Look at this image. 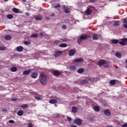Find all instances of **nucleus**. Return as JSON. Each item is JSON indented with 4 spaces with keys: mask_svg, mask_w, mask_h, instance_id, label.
I'll use <instances>...</instances> for the list:
<instances>
[{
    "mask_svg": "<svg viewBox=\"0 0 127 127\" xmlns=\"http://www.w3.org/2000/svg\"><path fill=\"white\" fill-rule=\"evenodd\" d=\"M112 43L113 44H118V43L120 45H122L123 46H125V45H127V38H124L122 39L121 41L119 42V40L117 39H114L112 40Z\"/></svg>",
    "mask_w": 127,
    "mask_h": 127,
    "instance_id": "obj_1",
    "label": "nucleus"
},
{
    "mask_svg": "<svg viewBox=\"0 0 127 127\" xmlns=\"http://www.w3.org/2000/svg\"><path fill=\"white\" fill-rule=\"evenodd\" d=\"M40 83L42 85V86H45L47 83V77L46 75L41 74V78L40 79Z\"/></svg>",
    "mask_w": 127,
    "mask_h": 127,
    "instance_id": "obj_2",
    "label": "nucleus"
},
{
    "mask_svg": "<svg viewBox=\"0 0 127 127\" xmlns=\"http://www.w3.org/2000/svg\"><path fill=\"white\" fill-rule=\"evenodd\" d=\"M74 123L75 125H77V126H81L82 125V119L80 118H77L74 120Z\"/></svg>",
    "mask_w": 127,
    "mask_h": 127,
    "instance_id": "obj_3",
    "label": "nucleus"
},
{
    "mask_svg": "<svg viewBox=\"0 0 127 127\" xmlns=\"http://www.w3.org/2000/svg\"><path fill=\"white\" fill-rule=\"evenodd\" d=\"M52 74L54 75V76H55V77H59V76L61 75V72L58 70H54Z\"/></svg>",
    "mask_w": 127,
    "mask_h": 127,
    "instance_id": "obj_4",
    "label": "nucleus"
},
{
    "mask_svg": "<svg viewBox=\"0 0 127 127\" xmlns=\"http://www.w3.org/2000/svg\"><path fill=\"white\" fill-rule=\"evenodd\" d=\"M105 64H106V61H105V60H100L97 63L98 66H103V65H105Z\"/></svg>",
    "mask_w": 127,
    "mask_h": 127,
    "instance_id": "obj_5",
    "label": "nucleus"
},
{
    "mask_svg": "<svg viewBox=\"0 0 127 127\" xmlns=\"http://www.w3.org/2000/svg\"><path fill=\"white\" fill-rule=\"evenodd\" d=\"M92 12H93V10L89 7L87 8L85 10L86 15H90V14H92Z\"/></svg>",
    "mask_w": 127,
    "mask_h": 127,
    "instance_id": "obj_6",
    "label": "nucleus"
},
{
    "mask_svg": "<svg viewBox=\"0 0 127 127\" xmlns=\"http://www.w3.org/2000/svg\"><path fill=\"white\" fill-rule=\"evenodd\" d=\"M83 61L84 59L82 58H76L73 61V62H75V63H80L81 62H83Z\"/></svg>",
    "mask_w": 127,
    "mask_h": 127,
    "instance_id": "obj_7",
    "label": "nucleus"
},
{
    "mask_svg": "<svg viewBox=\"0 0 127 127\" xmlns=\"http://www.w3.org/2000/svg\"><path fill=\"white\" fill-rule=\"evenodd\" d=\"M63 53V52L62 51H57L54 54V56L55 57H58L60 56V55H61Z\"/></svg>",
    "mask_w": 127,
    "mask_h": 127,
    "instance_id": "obj_8",
    "label": "nucleus"
},
{
    "mask_svg": "<svg viewBox=\"0 0 127 127\" xmlns=\"http://www.w3.org/2000/svg\"><path fill=\"white\" fill-rule=\"evenodd\" d=\"M76 53V51L74 49H71L68 53L69 56H73Z\"/></svg>",
    "mask_w": 127,
    "mask_h": 127,
    "instance_id": "obj_9",
    "label": "nucleus"
},
{
    "mask_svg": "<svg viewBox=\"0 0 127 127\" xmlns=\"http://www.w3.org/2000/svg\"><path fill=\"white\" fill-rule=\"evenodd\" d=\"M92 39L93 40H98V39H99V35L97 34H93L92 35Z\"/></svg>",
    "mask_w": 127,
    "mask_h": 127,
    "instance_id": "obj_10",
    "label": "nucleus"
},
{
    "mask_svg": "<svg viewBox=\"0 0 127 127\" xmlns=\"http://www.w3.org/2000/svg\"><path fill=\"white\" fill-rule=\"evenodd\" d=\"M104 114L105 116H107L108 117H110V116H111V112L108 109L104 110Z\"/></svg>",
    "mask_w": 127,
    "mask_h": 127,
    "instance_id": "obj_11",
    "label": "nucleus"
},
{
    "mask_svg": "<svg viewBox=\"0 0 127 127\" xmlns=\"http://www.w3.org/2000/svg\"><path fill=\"white\" fill-rule=\"evenodd\" d=\"M38 76V74L36 72H33L31 75V78H33V79H36Z\"/></svg>",
    "mask_w": 127,
    "mask_h": 127,
    "instance_id": "obj_12",
    "label": "nucleus"
},
{
    "mask_svg": "<svg viewBox=\"0 0 127 127\" xmlns=\"http://www.w3.org/2000/svg\"><path fill=\"white\" fill-rule=\"evenodd\" d=\"M89 36L87 35H82L80 37L82 40H86Z\"/></svg>",
    "mask_w": 127,
    "mask_h": 127,
    "instance_id": "obj_13",
    "label": "nucleus"
},
{
    "mask_svg": "<svg viewBox=\"0 0 127 127\" xmlns=\"http://www.w3.org/2000/svg\"><path fill=\"white\" fill-rule=\"evenodd\" d=\"M36 20H42V15L38 14L35 17Z\"/></svg>",
    "mask_w": 127,
    "mask_h": 127,
    "instance_id": "obj_14",
    "label": "nucleus"
},
{
    "mask_svg": "<svg viewBox=\"0 0 127 127\" xmlns=\"http://www.w3.org/2000/svg\"><path fill=\"white\" fill-rule=\"evenodd\" d=\"M23 50V47L22 46H19L17 47L16 48V51H17V52H21V51H22Z\"/></svg>",
    "mask_w": 127,
    "mask_h": 127,
    "instance_id": "obj_15",
    "label": "nucleus"
},
{
    "mask_svg": "<svg viewBox=\"0 0 127 127\" xmlns=\"http://www.w3.org/2000/svg\"><path fill=\"white\" fill-rule=\"evenodd\" d=\"M24 113L23 110H19L17 112V115L19 116V117H21V116H23Z\"/></svg>",
    "mask_w": 127,
    "mask_h": 127,
    "instance_id": "obj_16",
    "label": "nucleus"
},
{
    "mask_svg": "<svg viewBox=\"0 0 127 127\" xmlns=\"http://www.w3.org/2000/svg\"><path fill=\"white\" fill-rule=\"evenodd\" d=\"M57 99H51L49 101L50 104H57Z\"/></svg>",
    "mask_w": 127,
    "mask_h": 127,
    "instance_id": "obj_17",
    "label": "nucleus"
},
{
    "mask_svg": "<svg viewBox=\"0 0 127 127\" xmlns=\"http://www.w3.org/2000/svg\"><path fill=\"white\" fill-rule=\"evenodd\" d=\"M72 112L74 113H77L78 112V108H77L76 106H73L72 108Z\"/></svg>",
    "mask_w": 127,
    "mask_h": 127,
    "instance_id": "obj_18",
    "label": "nucleus"
},
{
    "mask_svg": "<svg viewBox=\"0 0 127 127\" xmlns=\"http://www.w3.org/2000/svg\"><path fill=\"white\" fill-rule=\"evenodd\" d=\"M30 72H31V69H28L27 70H25L23 72V75H28V74H29V73H30Z\"/></svg>",
    "mask_w": 127,
    "mask_h": 127,
    "instance_id": "obj_19",
    "label": "nucleus"
},
{
    "mask_svg": "<svg viewBox=\"0 0 127 127\" xmlns=\"http://www.w3.org/2000/svg\"><path fill=\"white\" fill-rule=\"evenodd\" d=\"M69 69L71 70V71H75V70L77 69V67L75 65H70Z\"/></svg>",
    "mask_w": 127,
    "mask_h": 127,
    "instance_id": "obj_20",
    "label": "nucleus"
},
{
    "mask_svg": "<svg viewBox=\"0 0 127 127\" xmlns=\"http://www.w3.org/2000/svg\"><path fill=\"white\" fill-rule=\"evenodd\" d=\"M93 109L95 112H100V107L98 106H94Z\"/></svg>",
    "mask_w": 127,
    "mask_h": 127,
    "instance_id": "obj_21",
    "label": "nucleus"
},
{
    "mask_svg": "<svg viewBox=\"0 0 127 127\" xmlns=\"http://www.w3.org/2000/svg\"><path fill=\"white\" fill-rule=\"evenodd\" d=\"M110 85L114 86V85H116V80L115 79H112L110 81Z\"/></svg>",
    "mask_w": 127,
    "mask_h": 127,
    "instance_id": "obj_22",
    "label": "nucleus"
},
{
    "mask_svg": "<svg viewBox=\"0 0 127 127\" xmlns=\"http://www.w3.org/2000/svg\"><path fill=\"white\" fill-rule=\"evenodd\" d=\"M5 40H11V36L7 35L5 36Z\"/></svg>",
    "mask_w": 127,
    "mask_h": 127,
    "instance_id": "obj_23",
    "label": "nucleus"
},
{
    "mask_svg": "<svg viewBox=\"0 0 127 127\" xmlns=\"http://www.w3.org/2000/svg\"><path fill=\"white\" fill-rule=\"evenodd\" d=\"M31 37H32V38H37V37H38V34L36 33L32 34L31 35Z\"/></svg>",
    "mask_w": 127,
    "mask_h": 127,
    "instance_id": "obj_24",
    "label": "nucleus"
},
{
    "mask_svg": "<svg viewBox=\"0 0 127 127\" xmlns=\"http://www.w3.org/2000/svg\"><path fill=\"white\" fill-rule=\"evenodd\" d=\"M84 70L83 68H79L77 70V73H79V74H82V73H83Z\"/></svg>",
    "mask_w": 127,
    "mask_h": 127,
    "instance_id": "obj_25",
    "label": "nucleus"
},
{
    "mask_svg": "<svg viewBox=\"0 0 127 127\" xmlns=\"http://www.w3.org/2000/svg\"><path fill=\"white\" fill-rule=\"evenodd\" d=\"M123 23L124 24V26L125 28L127 29V19H125L123 21Z\"/></svg>",
    "mask_w": 127,
    "mask_h": 127,
    "instance_id": "obj_26",
    "label": "nucleus"
},
{
    "mask_svg": "<svg viewBox=\"0 0 127 127\" xmlns=\"http://www.w3.org/2000/svg\"><path fill=\"white\" fill-rule=\"evenodd\" d=\"M88 80L87 79H83L80 81V84H87L88 83Z\"/></svg>",
    "mask_w": 127,
    "mask_h": 127,
    "instance_id": "obj_27",
    "label": "nucleus"
},
{
    "mask_svg": "<svg viewBox=\"0 0 127 127\" xmlns=\"http://www.w3.org/2000/svg\"><path fill=\"white\" fill-rule=\"evenodd\" d=\"M17 71V68L16 67L14 66L11 68V72H16Z\"/></svg>",
    "mask_w": 127,
    "mask_h": 127,
    "instance_id": "obj_28",
    "label": "nucleus"
},
{
    "mask_svg": "<svg viewBox=\"0 0 127 127\" xmlns=\"http://www.w3.org/2000/svg\"><path fill=\"white\" fill-rule=\"evenodd\" d=\"M7 18H8V19H12L13 18V15H12V14H9L7 15Z\"/></svg>",
    "mask_w": 127,
    "mask_h": 127,
    "instance_id": "obj_29",
    "label": "nucleus"
},
{
    "mask_svg": "<svg viewBox=\"0 0 127 127\" xmlns=\"http://www.w3.org/2000/svg\"><path fill=\"white\" fill-rule=\"evenodd\" d=\"M13 12H15V13H18L19 12V10L16 8H13L12 9Z\"/></svg>",
    "mask_w": 127,
    "mask_h": 127,
    "instance_id": "obj_30",
    "label": "nucleus"
},
{
    "mask_svg": "<svg viewBox=\"0 0 127 127\" xmlns=\"http://www.w3.org/2000/svg\"><path fill=\"white\" fill-rule=\"evenodd\" d=\"M115 55L117 58H122V54L120 53H116Z\"/></svg>",
    "mask_w": 127,
    "mask_h": 127,
    "instance_id": "obj_31",
    "label": "nucleus"
},
{
    "mask_svg": "<svg viewBox=\"0 0 127 127\" xmlns=\"http://www.w3.org/2000/svg\"><path fill=\"white\" fill-rule=\"evenodd\" d=\"M114 26H120V21H116L114 22Z\"/></svg>",
    "mask_w": 127,
    "mask_h": 127,
    "instance_id": "obj_32",
    "label": "nucleus"
},
{
    "mask_svg": "<svg viewBox=\"0 0 127 127\" xmlns=\"http://www.w3.org/2000/svg\"><path fill=\"white\" fill-rule=\"evenodd\" d=\"M59 46L60 47H62V48L67 47V44L66 43L61 44H60Z\"/></svg>",
    "mask_w": 127,
    "mask_h": 127,
    "instance_id": "obj_33",
    "label": "nucleus"
},
{
    "mask_svg": "<svg viewBox=\"0 0 127 127\" xmlns=\"http://www.w3.org/2000/svg\"><path fill=\"white\" fill-rule=\"evenodd\" d=\"M35 99L37 101H40V100L42 99L41 96L39 95V96H35Z\"/></svg>",
    "mask_w": 127,
    "mask_h": 127,
    "instance_id": "obj_34",
    "label": "nucleus"
},
{
    "mask_svg": "<svg viewBox=\"0 0 127 127\" xmlns=\"http://www.w3.org/2000/svg\"><path fill=\"white\" fill-rule=\"evenodd\" d=\"M104 68H110V65L109 64L106 63L105 62V64H104Z\"/></svg>",
    "mask_w": 127,
    "mask_h": 127,
    "instance_id": "obj_35",
    "label": "nucleus"
},
{
    "mask_svg": "<svg viewBox=\"0 0 127 127\" xmlns=\"http://www.w3.org/2000/svg\"><path fill=\"white\" fill-rule=\"evenodd\" d=\"M30 43H31V42H30V41H24V44H25V45H28L29 44H30Z\"/></svg>",
    "mask_w": 127,
    "mask_h": 127,
    "instance_id": "obj_36",
    "label": "nucleus"
},
{
    "mask_svg": "<svg viewBox=\"0 0 127 127\" xmlns=\"http://www.w3.org/2000/svg\"><path fill=\"white\" fill-rule=\"evenodd\" d=\"M5 49H6V47H4V46H0V50H1V51H2L3 50H5Z\"/></svg>",
    "mask_w": 127,
    "mask_h": 127,
    "instance_id": "obj_37",
    "label": "nucleus"
},
{
    "mask_svg": "<svg viewBox=\"0 0 127 127\" xmlns=\"http://www.w3.org/2000/svg\"><path fill=\"white\" fill-rule=\"evenodd\" d=\"M65 13H70V10H69L67 8H64Z\"/></svg>",
    "mask_w": 127,
    "mask_h": 127,
    "instance_id": "obj_38",
    "label": "nucleus"
},
{
    "mask_svg": "<svg viewBox=\"0 0 127 127\" xmlns=\"http://www.w3.org/2000/svg\"><path fill=\"white\" fill-rule=\"evenodd\" d=\"M28 107V105L27 104H24L21 106V108H22L23 109H25Z\"/></svg>",
    "mask_w": 127,
    "mask_h": 127,
    "instance_id": "obj_39",
    "label": "nucleus"
},
{
    "mask_svg": "<svg viewBox=\"0 0 127 127\" xmlns=\"http://www.w3.org/2000/svg\"><path fill=\"white\" fill-rule=\"evenodd\" d=\"M60 6H61L60 3L56 4L54 5V7H55V8H56L57 7H60Z\"/></svg>",
    "mask_w": 127,
    "mask_h": 127,
    "instance_id": "obj_40",
    "label": "nucleus"
},
{
    "mask_svg": "<svg viewBox=\"0 0 127 127\" xmlns=\"http://www.w3.org/2000/svg\"><path fill=\"white\" fill-rule=\"evenodd\" d=\"M83 40L81 39V38H78L77 40V43H78V44H81V43H82V41Z\"/></svg>",
    "mask_w": 127,
    "mask_h": 127,
    "instance_id": "obj_41",
    "label": "nucleus"
},
{
    "mask_svg": "<svg viewBox=\"0 0 127 127\" xmlns=\"http://www.w3.org/2000/svg\"><path fill=\"white\" fill-rule=\"evenodd\" d=\"M59 117V114L58 113H56L53 115V118H58Z\"/></svg>",
    "mask_w": 127,
    "mask_h": 127,
    "instance_id": "obj_42",
    "label": "nucleus"
},
{
    "mask_svg": "<svg viewBox=\"0 0 127 127\" xmlns=\"http://www.w3.org/2000/svg\"><path fill=\"white\" fill-rule=\"evenodd\" d=\"M40 96V95H39V94H38V93H35L34 94V98H35V97H38V96Z\"/></svg>",
    "mask_w": 127,
    "mask_h": 127,
    "instance_id": "obj_43",
    "label": "nucleus"
},
{
    "mask_svg": "<svg viewBox=\"0 0 127 127\" xmlns=\"http://www.w3.org/2000/svg\"><path fill=\"white\" fill-rule=\"evenodd\" d=\"M62 28L63 29H66L67 28V26H66L65 25H63L62 27Z\"/></svg>",
    "mask_w": 127,
    "mask_h": 127,
    "instance_id": "obj_44",
    "label": "nucleus"
},
{
    "mask_svg": "<svg viewBox=\"0 0 127 127\" xmlns=\"http://www.w3.org/2000/svg\"><path fill=\"white\" fill-rule=\"evenodd\" d=\"M66 119L67 121H68V122H71V121H72V118H71L70 117H67Z\"/></svg>",
    "mask_w": 127,
    "mask_h": 127,
    "instance_id": "obj_45",
    "label": "nucleus"
},
{
    "mask_svg": "<svg viewBox=\"0 0 127 127\" xmlns=\"http://www.w3.org/2000/svg\"><path fill=\"white\" fill-rule=\"evenodd\" d=\"M2 112H3L4 113H6V112H7V109L3 108L2 109Z\"/></svg>",
    "mask_w": 127,
    "mask_h": 127,
    "instance_id": "obj_46",
    "label": "nucleus"
},
{
    "mask_svg": "<svg viewBox=\"0 0 127 127\" xmlns=\"http://www.w3.org/2000/svg\"><path fill=\"white\" fill-rule=\"evenodd\" d=\"M9 124H14V121L13 120H9L8 122Z\"/></svg>",
    "mask_w": 127,
    "mask_h": 127,
    "instance_id": "obj_47",
    "label": "nucleus"
},
{
    "mask_svg": "<svg viewBox=\"0 0 127 127\" xmlns=\"http://www.w3.org/2000/svg\"><path fill=\"white\" fill-rule=\"evenodd\" d=\"M121 127H127V124H125L121 125Z\"/></svg>",
    "mask_w": 127,
    "mask_h": 127,
    "instance_id": "obj_48",
    "label": "nucleus"
},
{
    "mask_svg": "<svg viewBox=\"0 0 127 127\" xmlns=\"http://www.w3.org/2000/svg\"><path fill=\"white\" fill-rule=\"evenodd\" d=\"M28 127H33V126H32L31 124L29 123L28 125Z\"/></svg>",
    "mask_w": 127,
    "mask_h": 127,
    "instance_id": "obj_49",
    "label": "nucleus"
},
{
    "mask_svg": "<svg viewBox=\"0 0 127 127\" xmlns=\"http://www.w3.org/2000/svg\"><path fill=\"white\" fill-rule=\"evenodd\" d=\"M11 101H13L14 102H15V101H17V99L16 98H12Z\"/></svg>",
    "mask_w": 127,
    "mask_h": 127,
    "instance_id": "obj_50",
    "label": "nucleus"
},
{
    "mask_svg": "<svg viewBox=\"0 0 127 127\" xmlns=\"http://www.w3.org/2000/svg\"><path fill=\"white\" fill-rule=\"evenodd\" d=\"M96 1V0H90V2H95Z\"/></svg>",
    "mask_w": 127,
    "mask_h": 127,
    "instance_id": "obj_51",
    "label": "nucleus"
},
{
    "mask_svg": "<svg viewBox=\"0 0 127 127\" xmlns=\"http://www.w3.org/2000/svg\"><path fill=\"white\" fill-rule=\"evenodd\" d=\"M50 19V18L49 17H46V20H49Z\"/></svg>",
    "mask_w": 127,
    "mask_h": 127,
    "instance_id": "obj_52",
    "label": "nucleus"
},
{
    "mask_svg": "<svg viewBox=\"0 0 127 127\" xmlns=\"http://www.w3.org/2000/svg\"><path fill=\"white\" fill-rule=\"evenodd\" d=\"M54 15H55L54 13H53L52 14H51V16H54Z\"/></svg>",
    "mask_w": 127,
    "mask_h": 127,
    "instance_id": "obj_53",
    "label": "nucleus"
},
{
    "mask_svg": "<svg viewBox=\"0 0 127 127\" xmlns=\"http://www.w3.org/2000/svg\"><path fill=\"white\" fill-rule=\"evenodd\" d=\"M71 127H77L76 125H71Z\"/></svg>",
    "mask_w": 127,
    "mask_h": 127,
    "instance_id": "obj_54",
    "label": "nucleus"
},
{
    "mask_svg": "<svg viewBox=\"0 0 127 127\" xmlns=\"http://www.w3.org/2000/svg\"><path fill=\"white\" fill-rule=\"evenodd\" d=\"M23 2H26V0H22Z\"/></svg>",
    "mask_w": 127,
    "mask_h": 127,
    "instance_id": "obj_55",
    "label": "nucleus"
},
{
    "mask_svg": "<svg viewBox=\"0 0 127 127\" xmlns=\"http://www.w3.org/2000/svg\"><path fill=\"white\" fill-rule=\"evenodd\" d=\"M5 1H7L8 0H4Z\"/></svg>",
    "mask_w": 127,
    "mask_h": 127,
    "instance_id": "obj_56",
    "label": "nucleus"
},
{
    "mask_svg": "<svg viewBox=\"0 0 127 127\" xmlns=\"http://www.w3.org/2000/svg\"><path fill=\"white\" fill-rule=\"evenodd\" d=\"M26 15H28V14L27 13H26Z\"/></svg>",
    "mask_w": 127,
    "mask_h": 127,
    "instance_id": "obj_57",
    "label": "nucleus"
},
{
    "mask_svg": "<svg viewBox=\"0 0 127 127\" xmlns=\"http://www.w3.org/2000/svg\"><path fill=\"white\" fill-rule=\"evenodd\" d=\"M55 106L56 107H57V105L56 104H55Z\"/></svg>",
    "mask_w": 127,
    "mask_h": 127,
    "instance_id": "obj_58",
    "label": "nucleus"
},
{
    "mask_svg": "<svg viewBox=\"0 0 127 127\" xmlns=\"http://www.w3.org/2000/svg\"><path fill=\"white\" fill-rule=\"evenodd\" d=\"M119 109H122V108L121 107H119Z\"/></svg>",
    "mask_w": 127,
    "mask_h": 127,
    "instance_id": "obj_59",
    "label": "nucleus"
},
{
    "mask_svg": "<svg viewBox=\"0 0 127 127\" xmlns=\"http://www.w3.org/2000/svg\"><path fill=\"white\" fill-rule=\"evenodd\" d=\"M40 35H42V33H41V34H40Z\"/></svg>",
    "mask_w": 127,
    "mask_h": 127,
    "instance_id": "obj_60",
    "label": "nucleus"
},
{
    "mask_svg": "<svg viewBox=\"0 0 127 127\" xmlns=\"http://www.w3.org/2000/svg\"><path fill=\"white\" fill-rule=\"evenodd\" d=\"M126 67H127V65H126Z\"/></svg>",
    "mask_w": 127,
    "mask_h": 127,
    "instance_id": "obj_61",
    "label": "nucleus"
},
{
    "mask_svg": "<svg viewBox=\"0 0 127 127\" xmlns=\"http://www.w3.org/2000/svg\"><path fill=\"white\" fill-rule=\"evenodd\" d=\"M56 99H58V98H56Z\"/></svg>",
    "mask_w": 127,
    "mask_h": 127,
    "instance_id": "obj_62",
    "label": "nucleus"
}]
</instances>
